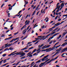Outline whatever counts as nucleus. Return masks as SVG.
<instances>
[{"mask_svg": "<svg viewBox=\"0 0 67 67\" xmlns=\"http://www.w3.org/2000/svg\"><path fill=\"white\" fill-rule=\"evenodd\" d=\"M59 3H58L57 4V5L56 6V7H58V6H59Z\"/></svg>", "mask_w": 67, "mask_h": 67, "instance_id": "obj_38", "label": "nucleus"}, {"mask_svg": "<svg viewBox=\"0 0 67 67\" xmlns=\"http://www.w3.org/2000/svg\"><path fill=\"white\" fill-rule=\"evenodd\" d=\"M25 53H23V51H21L19 52V53L16 54V55H21L20 56V57H23L24 56H25Z\"/></svg>", "mask_w": 67, "mask_h": 67, "instance_id": "obj_1", "label": "nucleus"}, {"mask_svg": "<svg viewBox=\"0 0 67 67\" xmlns=\"http://www.w3.org/2000/svg\"><path fill=\"white\" fill-rule=\"evenodd\" d=\"M59 52H57L55 54V55H56V54H59Z\"/></svg>", "mask_w": 67, "mask_h": 67, "instance_id": "obj_43", "label": "nucleus"}, {"mask_svg": "<svg viewBox=\"0 0 67 67\" xmlns=\"http://www.w3.org/2000/svg\"><path fill=\"white\" fill-rule=\"evenodd\" d=\"M44 64H45L43 62V63H42L40 65H39V66L40 67H42L43 66V65H44Z\"/></svg>", "mask_w": 67, "mask_h": 67, "instance_id": "obj_3", "label": "nucleus"}, {"mask_svg": "<svg viewBox=\"0 0 67 67\" xmlns=\"http://www.w3.org/2000/svg\"><path fill=\"white\" fill-rule=\"evenodd\" d=\"M60 46V45H59V46H56V47H54L56 49L57 48H58V47H59V46Z\"/></svg>", "mask_w": 67, "mask_h": 67, "instance_id": "obj_22", "label": "nucleus"}, {"mask_svg": "<svg viewBox=\"0 0 67 67\" xmlns=\"http://www.w3.org/2000/svg\"><path fill=\"white\" fill-rule=\"evenodd\" d=\"M33 57V55H29V57Z\"/></svg>", "mask_w": 67, "mask_h": 67, "instance_id": "obj_64", "label": "nucleus"}, {"mask_svg": "<svg viewBox=\"0 0 67 67\" xmlns=\"http://www.w3.org/2000/svg\"><path fill=\"white\" fill-rule=\"evenodd\" d=\"M27 49V48H26V47L25 48H24V50H25V49Z\"/></svg>", "mask_w": 67, "mask_h": 67, "instance_id": "obj_61", "label": "nucleus"}, {"mask_svg": "<svg viewBox=\"0 0 67 67\" xmlns=\"http://www.w3.org/2000/svg\"><path fill=\"white\" fill-rule=\"evenodd\" d=\"M19 52H17L16 53H14V54H13L12 55V56H13V55H15V54H18V53H19Z\"/></svg>", "mask_w": 67, "mask_h": 67, "instance_id": "obj_36", "label": "nucleus"}, {"mask_svg": "<svg viewBox=\"0 0 67 67\" xmlns=\"http://www.w3.org/2000/svg\"><path fill=\"white\" fill-rule=\"evenodd\" d=\"M46 50L45 49H43V50H42L41 51V52H45L46 51Z\"/></svg>", "mask_w": 67, "mask_h": 67, "instance_id": "obj_52", "label": "nucleus"}, {"mask_svg": "<svg viewBox=\"0 0 67 67\" xmlns=\"http://www.w3.org/2000/svg\"><path fill=\"white\" fill-rule=\"evenodd\" d=\"M26 30V29H25V30H24V31L23 32V34H25V33L26 32V31H25Z\"/></svg>", "mask_w": 67, "mask_h": 67, "instance_id": "obj_12", "label": "nucleus"}, {"mask_svg": "<svg viewBox=\"0 0 67 67\" xmlns=\"http://www.w3.org/2000/svg\"><path fill=\"white\" fill-rule=\"evenodd\" d=\"M37 65V64H35L33 66V67H36Z\"/></svg>", "mask_w": 67, "mask_h": 67, "instance_id": "obj_53", "label": "nucleus"}, {"mask_svg": "<svg viewBox=\"0 0 67 67\" xmlns=\"http://www.w3.org/2000/svg\"><path fill=\"white\" fill-rule=\"evenodd\" d=\"M56 40H54L53 41V43H55V42H56Z\"/></svg>", "mask_w": 67, "mask_h": 67, "instance_id": "obj_57", "label": "nucleus"}, {"mask_svg": "<svg viewBox=\"0 0 67 67\" xmlns=\"http://www.w3.org/2000/svg\"><path fill=\"white\" fill-rule=\"evenodd\" d=\"M7 55V54H3L2 56H3V57H5V56Z\"/></svg>", "mask_w": 67, "mask_h": 67, "instance_id": "obj_17", "label": "nucleus"}, {"mask_svg": "<svg viewBox=\"0 0 67 67\" xmlns=\"http://www.w3.org/2000/svg\"><path fill=\"white\" fill-rule=\"evenodd\" d=\"M49 36V35H47V36H46L45 37V38H46H46H47V37H48V36Z\"/></svg>", "mask_w": 67, "mask_h": 67, "instance_id": "obj_23", "label": "nucleus"}, {"mask_svg": "<svg viewBox=\"0 0 67 67\" xmlns=\"http://www.w3.org/2000/svg\"><path fill=\"white\" fill-rule=\"evenodd\" d=\"M39 42H40V41H37L36 43H35V44H37V43H38Z\"/></svg>", "mask_w": 67, "mask_h": 67, "instance_id": "obj_33", "label": "nucleus"}, {"mask_svg": "<svg viewBox=\"0 0 67 67\" xmlns=\"http://www.w3.org/2000/svg\"><path fill=\"white\" fill-rule=\"evenodd\" d=\"M15 41L14 40V39H13L12 40H11L9 42L10 43H11V42H12L13 41Z\"/></svg>", "mask_w": 67, "mask_h": 67, "instance_id": "obj_20", "label": "nucleus"}, {"mask_svg": "<svg viewBox=\"0 0 67 67\" xmlns=\"http://www.w3.org/2000/svg\"><path fill=\"white\" fill-rule=\"evenodd\" d=\"M26 57L25 56L24 57H23L21 58L20 59H23V58H25Z\"/></svg>", "mask_w": 67, "mask_h": 67, "instance_id": "obj_51", "label": "nucleus"}, {"mask_svg": "<svg viewBox=\"0 0 67 67\" xmlns=\"http://www.w3.org/2000/svg\"><path fill=\"white\" fill-rule=\"evenodd\" d=\"M21 12H22V10H20V11L18 13V14H19V13H21Z\"/></svg>", "mask_w": 67, "mask_h": 67, "instance_id": "obj_55", "label": "nucleus"}, {"mask_svg": "<svg viewBox=\"0 0 67 67\" xmlns=\"http://www.w3.org/2000/svg\"><path fill=\"white\" fill-rule=\"evenodd\" d=\"M6 62H7V59L4 60L3 61V63H5Z\"/></svg>", "mask_w": 67, "mask_h": 67, "instance_id": "obj_24", "label": "nucleus"}, {"mask_svg": "<svg viewBox=\"0 0 67 67\" xmlns=\"http://www.w3.org/2000/svg\"><path fill=\"white\" fill-rule=\"evenodd\" d=\"M31 53H32L31 52H29V53L27 54V55H31Z\"/></svg>", "mask_w": 67, "mask_h": 67, "instance_id": "obj_19", "label": "nucleus"}, {"mask_svg": "<svg viewBox=\"0 0 67 67\" xmlns=\"http://www.w3.org/2000/svg\"><path fill=\"white\" fill-rule=\"evenodd\" d=\"M41 49V48H39L37 50V52H38V51H40V50Z\"/></svg>", "mask_w": 67, "mask_h": 67, "instance_id": "obj_42", "label": "nucleus"}, {"mask_svg": "<svg viewBox=\"0 0 67 67\" xmlns=\"http://www.w3.org/2000/svg\"><path fill=\"white\" fill-rule=\"evenodd\" d=\"M13 28H14V27H11L10 29V30H13Z\"/></svg>", "mask_w": 67, "mask_h": 67, "instance_id": "obj_56", "label": "nucleus"}, {"mask_svg": "<svg viewBox=\"0 0 67 67\" xmlns=\"http://www.w3.org/2000/svg\"><path fill=\"white\" fill-rule=\"evenodd\" d=\"M62 37V35H59V36L57 38V40H58V39H59V38H60V37Z\"/></svg>", "mask_w": 67, "mask_h": 67, "instance_id": "obj_11", "label": "nucleus"}, {"mask_svg": "<svg viewBox=\"0 0 67 67\" xmlns=\"http://www.w3.org/2000/svg\"><path fill=\"white\" fill-rule=\"evenodd\" d=\"M45 27V25H43L42 26V29H44Z\"/></svg>", "mask_w": 67, "mask_h": 67, "instance_id": "obj_28", "label": "nucleus"}, {"mask_svg": "<svg viewBox=\"0 0 67 67\" xmlns=\"http://www.w3.org/2000/svg\"><path fill=\"white\" fill-rule=\"evenodd\" d=\"M48 56H49V55H48L47 56H46L43 57V58L44 59H45V58H46L47 57H48Z\"/></svg>", "mask_w": 67, "mask_h": 67, "instance_id": "obj_14", "label": "nucleus"}, {"mask_svg": "<svg viewBox=\"0 0 67 67\" xmlns=\"http://www.w3.org/2000/svg\"><path fill=\"white\" fill-rule=\"evenodd\" d=\"M35 12H36V11L35 10L34 11V13H33V14L32 15V16H33V15H34V14L35 13Z\"/></svg>", "mask_w": 67, "mask_h": 67, "instance_id": "obj_16", "label": "nucleus"}, {"mask_svg": "<svg viewBox=\"0 0 67 67\" xmlns=\"http://www.w3.org/2000/svg\"><path fill=\"white\" fill-rule=\"evenodd\" d=\"M40 38H35V39L36 40H40Z\"/></svg>", "mask_w": 67, "mask_h": 67, "instance_id": "obj_54", "label": "nucleus"}, {"mask_svg": "<svg viewBox=\"0 0 67 67\" xmlns=\"http://www.w3.org/2000/svg\"><path fill=\"white\" fill-rule=\"evenodd\" d=\"M41 60L40 59V60L38 61H37L36 63H40V62H41Z\"/></svg>", "mask_w": 67, "mask_h": 67, "instance_id": "obj_21", "label": "nucleus"}, {"mask_svg": "<svg viewBox=\"0 0 67 67\" xmlns=\"http://www.w3.org/2000/svg\"><path fill=\"white\" fill-rule=\"evenodd\" d=\"M67 32H64L62 34L63 37H64V36H65V34H67Z\"/></svg>", "mask_w": 67, "mask_h": 67, "instance_id": "obj_10", "label": "nucleus"}, {"mask_svg": "<svg viewBox=\"0 0 67 67\" xmlns=\"http://www.w3.org/2000/svg\"><path fill=\"white\" fill-rule=\"evenodd\" d=\"M44 55H45L44 54H43L40 57V58H41V57H43V56H44Z\"/></svg>", "mask_w": 67, "mask_h": 67, "instance_id": "obj_45", "label": "nucleus"}, {"mask_svg": "<svg viewBox=\"0 0 67 67\" xmlns=\"http://www.w3.org/2000/svg\"><path fill=\"white\" fill-rule=\"evenodd\" d=\"M51 46L50 45H48V46H47V48H49V47Z\"/></svg>", "mask_w": 67, "mask_h": 67, "instance_id": "obj_26", "label": "nucleus"}, {"mask_svg": "<svg viewBox=\"0 0 67 67\" xmlns=\"http://www.w3.org/2000/svg\"><path fill=\"white\" fill-rule=\"evenodd\" d=\"M60 24H59V23H58L57 24H56L54 25V26H58V25H60Z\"/></svg>", "mask_w": 67, "mask_h": 67, "instance_id": "obj_8", "label": "nucleus"}, {"mask_svg": "<svg viewBox=\"0 0 67 67\" xmlns=\"http://www.w3.org/2000/svg\"><path fill=\"white\" fill-rule=\"evenodd\" d=\"M52 49H51V50H48L46 52H50L51 51H53V50H54V49H55V47H53L52 48Z\"/></svg>", "mask_w": 67, "mask_h": 67, "instance_id": "obj_6", "label": "nucleus"}, {"mask_svg": "<svg viewBox=\"0 0 67 67\" xmlns=\"http://www.w3.org/2000/svg\"><path fill=\"white\" fill-rule=\"evenodd\" d=\"M4 4H5V3L2 4V5L1 6V8H2L3 7V5H4Z\"/></svg>", "mask_w": 67, "mask_h": 67, "instance_id": "obj_25", "label": "nucleus"}, {"mask_svg": "<svg viewBox=\"0 0 67 67\" xmlns=\"http://www.w3.org/2000/svg\"><path fill=\"white\" fill-rule=\"evenodd\" d=\"M34 48V47H31L28 50H30V49H32V48Z\"/></svg>", "mask_w": 67, "mask_h": 67, "instance_id": "obj_39", "label": "nucleus"}, {"mask_svg": "<svg viewBox=\"0 0 67 67\" xmlns=\"http://www.w3.org/2000/svg\"><path fill=\"white\" fill-rule=\"evenodd\" d=\"M60 30V29L59 28V29L58 30H57V32H59V30Z\"/></svg>", "mask_w": 67, "mask_h": 67, "instance_id": "obj_40", "label": "nucleus"}, {"mask_svg": "<svg viewBox=\"0 0 67 67\" xmlns=\"http://www.w3.org/2000/svg\"><path fill=\"white\" fill-rule=\"evenodd\" d=\"M36 10H37V11H38V7H37L36 8V9L35 10V11H36Z\"/></svg>", "mask_w": 67, "mask_h": 67, "instance_id": "obj_29", "label": "nucleus"}, {"mask_svg": "<svg viewBox=\"0 0 67 67\" xmlns=\"http://www.w3.org/2000/svg\"><path fill=\"white\" fill-rule=\"evenodd\" d=\"M46 19H47V20H46V22H48V17H47L44 19V21H45V20H46Z\"/></svg>", "mask_w": 67, "mask_h": 67, "instance_id": "obj_9", "label": "nucleus"}, {"mask_svg": "<svg viewBox=\"0 0 67 67\" xmlns=\"http://www.w3.org/2000/svg\"><path fill=\"white\" fill-rule=\"evenodd\" d=\"M38 47H39V48H41V47H42V46H41V44L39 45L38 46Z\"/></svg>", "mask_w": 67, "mask_h": 67, "instance_id": "obj_34", "label": "nucleus"}, {"mask_svg": "<svg viewBox=\"0 0 67 67\" xmlns=\"http://www.w3.org/2000/svg\"><path fill=\"white\" fill-rule=\"evenodd\" d=\"M67 44V41H66L65 43H63L62 45H61V46H65Z\"/></svg>", "mask_w": 67, "mask_h": 67, "instance_id": "obj_2", "label": "nucleus"}, {"mask_svg": "<svg viewBox=\"0 0 67 67\" xmlns=\"http://www.w3.org/2000/svg\"><path fill=\"white\" fill-rule=\"evenodd\" d=\"M60 6H59V7L58 6V10H59V8H60Z\"/></svg>", "mask_w": 67, "mask_h": 67, "instance_id": "obj_62", "label": "nucleus"}, {"mask_svg": "<svg viewBox=\"0 0 67 67\" xmlns=\"http://www.w3.org/2000/svg\"><path fill=\"white\" fill-rule=\"evenodd\" d=\"M54 38V37H53V36L52 37H50L48 40V42H49L50 41V40H51L52 39V38Z\"/></svg>", "mask_w": 67, "mask_h": 67, "instance_id": "obj_5", "label": "nucleus"}, {"mask_svg": "<svg viewBox=\"0 0 67 67\" xmlns=\"http://www.w3.org/2000/svg\"><path fill=\"white\" fill-rule=\"evenodd\" d=\"M53 42V40H52L51 41L49 42V44H51Z\"/></svg>", "mask_w": 67, "mask_h": 67, "instance_id": "obj_27", "label": "nucleus"}, {"mask_svg": "<svg viewBox=\"0 0 67 67\" xmlns=\"http://www.w3.org/2000/svg\"><path fill=\"white\" fill-rule=\"evenodd\" d=\"M47 45H46L44 46H43L42 48V49H45V48H47Z\"/></svg>", "mask_w": 67, "mask_h": 67, "instance_id": "obj_4", "label": "nucleus"}, {"mask_svg": "<svg viewBox=\"0 0 67 67\" xmlns=\"http://www.w3.org/2000/svg\"><path fill=\"white\" fill-rule=\"evenodd\" d=\"M63 16H66V18H67V14L66 15H63Z\"/></svg>", "mask_w": 67, "mask_h": 67, "instance_id": "obj_59", "label": "nucleus"}, {"mask_svg": "<svg viewBox=\"0 0 67 67\" xmlns=\"http://www.w3.org/2000/svg\"><path fill=\"white\" fill-rule=\"evenodd\" d=\"M31 43H32L31 42H29L27 43V44L29 45V44H30Z\"/></svg>", "mask_w": 67, "mask_h": 67, "instance_id": "obj_35", "label": "nucleus"}, {"mask_svg": "<svg viewBox=\"0 0 67 67\" xmlns=\"http://www.w3.org/2000/svg\"><path fill=\"white\" fill-rule=\"evenodd\" d=\"M25 52H29V51H24Z\"/></svg>", "mask_w": 67, "mask_h": 67, "instance_id": "obj_63", "label": "nucleus"}, {"mask_svg": "<svg viewBox=\"0 0 67 67\" xmlns=\"http://www.w3.org/2000/svg\"><path fill=\"white\" fill-rule=\"evenodd\" d=\"M30 27V26H28V27H27V30H29V27Z\"/></svg>", "mask_w": 67, "mask_h": 67, "instance_id": "obj_44", "label": "nucleus"}, {"mask_svg": "<svg viewBox=\"0 0 67 67\" xmlns=\"http://www.w3.org/2000/svg\"><path fill=\"white\" fill-rule=\"evenodd\" d=\"M41 60H42V62H43V61L45 60V59L44 58H43Z\"/></svg>", "mask_w": 67, "mask_h": 67, "instance_id": "obj_37", "label": "nucleus"}, {"mask_svg": "<svg viewBox=\"0 0 67 67\" xmlns=\"http://www.w3.org/2000/svg\"><path fill=\"white\" fill-rule=\"evenodd\" d=\"M55 36H56V34H55L52 35V36L54 37Z\"/></svg>", "mask_w": 67, "mask_h": 67, "instance_id": "obj_48", "label": "nucleus"}, {"mask_svg": "<svg viewBox=\"0 0 67 67\" xmlns=\"http://www.w3.org/2000/svg\"><path fill=\"white\" fill-rule=\"evenodd\" d=\"M3 61V60H2V61L0 62V65H1V64L2 63V62Z\"/></svg>", "mask_w": 67, "mask_h": 67, "instance_id": "obj_32", "label": "nucleus"}, {"mask_svg": "<svg viewBox=\"0 0 67 67\" xmlns=\"http://www.w3.org/2000/svg\"><path fill=\"white\" fill-rule=\"evenodd\" d=\"M27 23H26V24L24 25V26H23L22 27L21 29V30H22V29H23L24 28V27L25 26H26V25H27Z\"/></svg>", "mask_w": 67, "mask_h": 67, "instance_id": "obj_13", "label": "nucleus"}, {"mask_svg": "<svg viewBox=\"0 0 67 67\" xmlns=\"http://www.w3.org/2000/svg\"><path fill=\"white\" fill-rule=\"evenodd\" d=\"M36 54H37V53H34V54L33 55V56H35V55H36Z\"/></svg>", "mask_w": 67, "mask_h": 67, "instance_id": "obj_58", "label": "nucleus"}, {"mask_svg": "<svg viewBox=\"0 0 67 67\" xmlns=\"http://www.w3.org/2000/svg\"><path fill=\"white\" fill-rule=\"evenodd\" d=\"M18 33H19V32H17L14 34V35H16V34H17Z\"/></svg>", "mask_w": 67, "mask_h": 67, "instance_id": "obj_30", "label": "nucleus"}, {"mask_svg": "<svg viewBox=\"0 0 67 67\" xmlns=\"http://www.w3.org/2000/svg\"><path fill=\"white\" fill-rule=\"evenodd\" d=\"M30 21H28V22H27V24H29V23H30Z\"/></svg>", "mask_w": 67, "mask_h": 67, "instance_id": "obj_46", "label": "nucleus"}, {"mask_svg": "<svg viewBox=\"0 0 67 67\" xmlns=\"http://www.w3.org/2000/svg\"><path fill=\"white\" fill-rule=\"evenodd\" d=\"M12 47H10L9 49L10 50H12V49H13V48H12Z\"/></svg>", "mask_w": 67, "mask_h": 67, "instance_id": "obj_47", "label": "nucleus"}, {"mask_svg": "<svg viewBox=\"0 0 67 67\" xmlns=\"http://www.w3.org/2000/svg\"><path fill=\"white\" fill-rule=\"evenodd\" d=\"M55 27H56L55 26H54V27H52L51 28L49 29H48V30H52V29H53V28H55Z\"/></svg>", "mask_w": 67, "mask_h": 67, "instance_id": "obj_18", "label": "nucleus"}, {"mask_svg": "<svg viewBox=\"0 0 67 67\" xmlns=\"http://www.w3.org/2000/svg\"><path fill=\"white\" fill-rule=\"evenodd\" d=\"M62 49H63V48H62V47H61L58 49L59 50L58 52H59V51H61V50H62Z\"/></svg>", "mask_w": 67, "mask_h": 67, "instance_id": "obj_15", "label": "nucleus"}, {"mask_svg": "<svg viewBox=\"0 0 67 67\" xmlns=\"http://www.w3.org/2000/svg\"><path fill=\"white\" fill-rule=\"evenodd\" d=\"M53 32H52L49 35H53Z\"/></svg>", "mask_w": 67, "mask_h": 67, "instance_id": "obj_41", "label": "nucleus"}, {"mask_svg": "<svg viewBox=\"0 0 67 67\" xmlns=\"http://www.w3.org/2000/svg\"><path fill=\"white\" fill-rule=\"evenodd\" d=\"M65 4V3H63L61 4V7L63 8L64 7V4Z\"/></svg>", "mask_w": 67, "mask_h": 67, "instance_id": "obj_7", "label": "nucleus"}, {"mask_svg": "<svg viewBox=\"0 0 67 67\" xmlns=\"http://www.w3.org/2000/svg\"><path fill=\"white\" fill-rule=\"evenodd\" d=\"M43 13L44 14H45V11H43V12H42L41 13Z\"/></svg>", "mask_w": 67, "mask_h": 67, "instance_id": "obj_60", "label": "nucleus"}, {"mask_svg": "<svg viewBox=\"0 0 67 67\" xmlns=\"http://www.w3.org/2000/svg\"><path fill=\"white\" fill-rule=\"evenodd\" d=\"M36 51V49H35L33 51V53H34Z\"/></svg>", "mask_w": 67, "mask_h": 67, "instance_id": "obj_31", "label": "nucleus"}, {"mask_svg": "<svg viewBox=\"0 0 67 67\" xmlns=\"http://www.w3.org/2000/svg\"><path fill=\"white\" fill-rule=\"evenodd\" d=\"M11 44H9L8 45H7V46L8 47H10V46H11Z\"/></svg>", "mask_w": 67, "mask_h": 67, "instance_id": "obj_50", "label": "nucleus"}, {"mask_svg": "<svg viewBox=\"0 0 67 67\" xmlns=\"http://www.w3.org/2000/svg\"><path fill=\"white\" fill-rule=\"evenodd\" d=\"M4 36H5V35H4V34H2V36L1 37H4Z\"/></svg>", "mask_w": 67, "mask_h": 67, "instance_id": "obj_49", "label": "nucleus"}]
</instances>
